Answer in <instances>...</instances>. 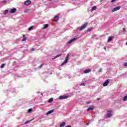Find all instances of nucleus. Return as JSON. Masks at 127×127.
<instances>
[{"label": "nucleus", "mask_w": 127, "mask_h": 127, "mask_svg": "<svg viewBox=\"0 0 127 127\" xmlns=\"http://www.w3.org/2000/svg\"><path fill=\"white\" fill-rule=\"evenodd\" d=\"M31 121H32V120H31L30 121H26L25 124H28V123H30V122H31Z\"/></svg>", "instance_id": "bb28decb"}, {"label": "nucleus", "mask_w": 127, "mask_h": 127, "mask_svg": "<svg viewBox=\"0 0 127 127\" xmlns=\"http://www.w3.org/2000/svg\"><path fill=\"white\" fill-rule=\"evenodd\" d=\"M113 38H114L113 37H109L108 40V42H111V41L113 40Z\"/></svg>", "instance_id": "ddd939ff"}, {"label": "nucleus", "mask_w": 127, "mask_h": 127, "mask_svg": "<svg viewBox=\"0 0 127 127\" xmlns=\"http://www.w3.org/2000/svg\"><path fill=\"white\" fill-rule=\"evenodd\" d=\"M66 127H71V126H67Z\"/></svg>", "instance_id": "f704fd0d"}, {"label": "nucleus", "mask_w": 127, "mask_h": 127, "mask_svg": "<svg viewBox=\"0 0 127 127\" xmlns=\"http://www.w3.org/2000/svg\"><path fill=\"white\" fill-rule=\"evenodd\" d=\"M80 86H85V83L80 84Z\"/></svg>", "instance_id": "473e14b6"}, {"label": "nucleus", "mask_w": 127, "mask_h": 127, "mask_svg": "<svg viewBox=\"0 0 127 127\" xmlns=\"http://www.w3.org/2000/svg\"><path fill=\"white\" fill-rule=\"evenodd\" d=\"M53 112H54V110H51V111H49V112H48L47 113H46V115H50V114H52V113H53Z\"/></svg>", "instance_id": "9b49d317"}, {"label": "nucleus", "mask_w": 127, "mask_h": 127, "mask_svg": "<svg viewBox=\"0 0 127 127\" xmlns=\"http://www.w3.org/2000/svg\"><path fill=\"white\" fill-rule=\"evenodd\" d=\"M23 38L22 39V41H25L27 39L26 37H25V35H23Z\"/></svg>", "instance_id": "f3484780"}, {"label": "nucleus", "mask_w": 127, "mask_h": 127, "mask_svg": "<svg viewBox=\"0 0 127 127\" xmlns=\"http://www.w3.org/2000/svg\"><path fill=\"white\" fill-rule=\"evenodd\" d=\"M91 72V69H86L84 71V74H87L88 73H90Z\"/></svg>", "instance_id": "423d86ee"}, {"label": "nucleus", "mask_w": 127, "mask_h": 127, "mask_svg": "<svg viewBox=\"0 0 127 127\" xmlns=\"http://www.w3.org/2000/svg\"><path fill=\"white\" fill-rule=\"evenodd\" d=\"M55 21L56 22L58 21V19H59V17L58 16H56L54 17Z\"/></svg>", "instance_id": "1a4fd4ad"}, {"label": "nucleus", "mask_w": 127, "mask_h": 127, "mask_svg": "<svg viewBox=\"0 0 127 127\" xmlns=\"http://www.w3.org/2000/svg\"><path fill=\"white\" fill-rule=\"evenodd\" d=\"M30 3H31V1L29 0H27L25 1L24 2V4L25 5H29V4H30Z\"/></svg>", "instance_id": "20e7f679"}, {"label": "nucleus", "mask_w": 127, "mask_h": 127, "mask_svg": "<svg viewBox=\"0 0 127 127\" xmlns=\"http://www.w3.org/2000/svg\"><path fill=\"white\" fill-rule=\"evenodd\" d=\"M94 110L93 108H89L87 110V112H89V111H93Z\"/></svg>", "instance_id": "aec40b11"}, {"label": "nucleus", "mask_w": 127, "mask_h": 127, "mask_svg": "<svg viewBox=\"0 0 127 127\" xmlns=\"http://www.w3.org/2000/svg\"><path fill=\"white\" fill-rule=\"evenodd\" d=\"M52 102H53V98H50L49 100H48V103H52Z\"/></svg>", "instance_id": "4be33fe9"}, {"label": "nucleus", "mask_w": 127, "mask_h": 127, "mask_svg": "<svg viewBox=\"0 0 127 127\" xmlns=\"http://www.w3.org/2000/svg\"><path fill=\"white\" fill-rule=\"evenodd\" d=\"M107 113H113V111L112 110L108 111Z\"/></svg>", "instance_id": "c756f323"}, {"label": "nucleus", "mask_w": 127, "mask_h": 127, "mask_svg": "<svg viewBox=\"0 0 127 127\" xmlns=\"http://www.w3.org/2000/svg\"><path fill=\"white\" fill-rule=\"evenodd\" d=\"M42 66V65H41L40 66V67H41Z\"/></svg>", "instance_id": "58836bf2"}, {"label": "nucleus", "mask_w": 127, "mask_h": 127, "mask_svg": "<svg viewBox=\"0 0 127 127\" xmlns=\"http://www.w3.org/2000/svg\"><path fill=\"white\" fill-rule=\"evenodd\" d=\"M116 0H112L111 1V2H115V1H116Z\"/></svg>", "instance_id": "7c9ffc66"}, {"label": "nucleus", "mask_w": 127, "mask_h": 127, "mask_svg": "<svg viewBox=\"0 0 127 127\" xmlns=\"http://www.w3.org/2000/svg\"><path fill=\"white\" fill-rule=\"evenodd\" d=\"M122 31H123V32H126V28H124L123 29V30H122Z\"/></svg>", "instance_id": "c85d7f7f"}, {"label": "nucleus", "mask_w": 127, "mask_h": 127, "mask_svg": "<svg viewBox=\"0 0 127 127\" xmlns=\"http://www.w3.org/2000/svg\"><path fill=\"white\" fill-rule=\"evenodd\" d=\"M108 84H109V81L108 80H106L104 83H103V86L104 87H106V86H108Z\"/></svg>", "instance_id": "6e6552de"}, {"label": "nucleus", "mask_w": 127, "mask_h": 127, "mask_svg": "<svg viewBox=\"0 0 127 127\" xmlns=\"http://www.w3.org/2000/svg\"><path fill=\"white\" fill-rule=\"evenodd\" d=\"M69 54H68L67 55V56H66V59H65V60H66V61H68V60H69Z\"/></svg>", "instance_id": "5701e85b"}, {"label": "nucleus", "mask_w": 127, "mask_h": 127, "mask_svg": "<svg viewBox=\"0 0 127 127\" xmlns=\"http://www.w3.org/2000/svg\"><path fill=\"white\" fill-rule=\"evenodd\" d=\"M8 13V10H5L4 12H3L4 14H7Z\"/></svg>", "instance_id": "b1692460"}, {"label": "nucleus", "mask_w": 127, "mask_h": 127, "mask_svg": "<svg viewBox=\"0 0 127 127\" xmlns=\"http://www.w3.org/2000/svg\"><path fill=\"white\" fill-rule=\"evenodd\" d=\"M92 29H93V27H90L88 29V31H91V30H92Z\"/></svg>", "instance_id": "a878e982"}, {"label": "nucleus", "mask_w": 127, "mask_h": 127, "mask_svg": "<svg viewBox=\"0 0 127 127\" xmlns=\"http://www.w3.org/2000/svg\"><path fill=\"white\" fill-rule=\"evenodd\" d=\"M124 65H125V66L126 67H127V63H125L124 64Z\"/></svg>", "instance_id": "2f4dec72"}, {"label": "nucleus", "mask_w": 127, "mask_h": 127, "mask_svg": "<svg viewBox=\"0 0 127 127\" xmlns=\"http://www.w3.org/2000/svg\"><path fill=\"white\" fill-rule=\"evenodd\" d=\"M50 1H51V0H49Z\"/></svg>", "instance_id": "4c0bfd02"}, {"label": "nucleus", "mask_w": 127, "mask_h": 127, "mask_svg": "<svg viewBox=\"0 0 127 127\" xmlns=\"http://www.w3.org/2000/svg\"><path fill=\"white\" fill-rule=\"evenodd\" d=\"M16 8H14L11 9V10L9 11V12L10 13H14L16 12Z\"/></svg>", "instance_id": "39448f33"}, {"label": "nucleus", "mask_w": 127, "mask_h": 127, "mask_svg": "<svg viewBox=\"0 0 127 127\" xmlns=\"http://www.w3.org/2000/svg\"><path fill=\"white\" fill-rule=\"evenodd\" d=\"M30 10V9H25V10L24 11V12L25 13H27V12H28Z\"/></svg>", "instance_id": "a211bd4d"}, {"label": "nucleus", "mask_w": 127, "mask_h": 127, "mask_svg": "<svg viewBox=\"0 0 127 127\" xmlns=\"http://www.w3.org/2000/svg\"><path fill=\"white\" fill-rule=\"evenodd\" d=\"M105 50H107V48H104Z\"/></svg>", "instance_id": "e433bc0d"}, {"label": "nucleus", "mask_w": 127, "mask_h": 127, "mask_svg": "<svg viewBox=\"0 0 127 127\" xmlns=\"http://www.w3.org/2000/svg\"><path fill=\"white\" fill-rule=\"evenodd\" d=\"M48 26H49V25H48V24H45L44 25V27L43 28V29H46V28H48Z\"/></svg>", "instance_id": "9d476101"}, {"label": "nucleus", "mask_w": 127, "mask_h": 127, "mask_svg": "<svg viewBox=\"0 0 127 127\" xmlns=\"http://www.w3.org/2000/svg\"><path fill=\"white\" fill-rule=\"evenodd\" d=\"M103 0H100V2H102V1H103Z\"/></svg>", "instance_id": "c9c22d12"}, {"label": "nucleus", "mask_w": 127, "mask_h": 127, "mask_svg": "<svg viewBox=\"0 0 127 127\" xmlns=\"http://www.w3.org/2000/svg\"><path fill=\"white\" fill-rule=\"evenodd\" d=\"M34 50H35L34 48H32L31 49V51H34Z\"/></svg>", "instance_id": "72a5a7b5"}, {"label": "nucleus", "mask_w": 127, "mask_h": 127, "mask_svg": "<svg viewBox=\"0 0 127 127\" xmlns=\"http://www.w3.org/2000/svg\"><path fill=\"white\" fill-rule=\"evenodd\" d=\"M5 66V64H2V65H1V68L2 69Z\"/></svg>", "instance_id": "393cba45"}, {"label": "nucleus", "mask_w": 127, "mask_h": 127, "mask_svg": "<svg viewBox=\"0 0 127 127\" xmlns=\"http://www.w3.org/2000/svg\"><path fill=\"white\" fill-rule=\"evenodd\" d=\"M69 98V96L67 95H63L59 97L60 100H64L65 99H68Z\"/></svg>", "instance_id": "f03ea898"}, {"label": "nucleus", "mask_w": 127, "mask_h": 127, "mask_svg": "<svg viewBox=\"0 0 127 127\" xmlns=\"http://www.w3.org/2000/svg\"><path fill=\"white\" fill-rule=\"evenodd\" d=\"M33 29V26H32L28 28V30H29V31H30L32 30Z\"/></svg>", "instance_id": "412c9836"}, {"label": "nucleus", "mask_w": 127, "mask_h": 127, "mask_svg": "<svg viewBox=\"0 0 127 127\" xmlns=\"http://www.w3.org/2000/svg\"><path fill=\"white\" fill-rule=\"evenodd\" d=\"M62 56V54H61L60 55H58L57 56H56V57H55L53 59H56V58H58V57H60V56Z\"/></svg>", "instance_id": "4468645a"}, {"label": "nucleus", "mask_w": 127, "mask_h": 127, "mask_svg": "<svg viewBox=\"0 0 127 127\" xmlns=\"http://www.w3.org/2000/svg\"><path fill=\"white\" fill-rule=\"evenodd\" d=\"M68 62V61L65 60L64 61L62 64V65H64V64H66Z\"/></svg>", "instance_id": "6ab92c4d"}, {"label": "nucleus", "mask_w": 127, "mask_h": 127, "mask_svg": "<svg viewBox=\"0 0 127 127\" xmlns=\"http://www.w3.org/2000/svg\"><path fill=\"white\" fill-rule=\"evenodd\" d=\"M66 125V123L65 122L63 123L62 124L60 125V127H65V125Z\"/></svg>", "instance_id": "2eb2a0df"}, {"label": "nucleus", "mask_w": 127, "mask_h": 127, "mask_svg": "<svg viewBox=\"0 0 127 127\" xmlns=\"http://www.w3.org/2000/svg\"><path fill=\"white\" fill-rule=\"evenodd\" d=\"M112 116V114L111 113H108L106 114V118H111V117Z\"/></svg>", "instance_id": "f8f14e48"}, {"label": "nucleus", "mask_w": 127, "mask_h": 127, "mask_svg": "<svg viewBox=\"0 0 127 127\" xmlns=\"http://www.w3.org/2000/svg\"><path fill=\"white\" fill-rule=\"evenodd\" d=\"M121 9V6H117L115 8H114L112 10V12H115V11H117V10H119V9Z\"/></svg>", "instance_id": "7ed1b4c3"}, {"label": "nucleus", "mask_w": 127, "mask_h": 127, "mask_svg": "<svg viewBox=\"0 0 127 127\" xmlns=\"http://www.w3.org/2000/svg\"><path fill=\"white\" fill-rule=\"evenodd\" d=\"M88 23H89L86 22L84 24H83L82 26H81V27L79 28V30L80 31L83 30V29H84L86 27H87V26H88Z\"/></svg>", "instance_id": "f257e3e1"}, {"label": "nucleus", "mask_w": 127, "mask_h": 127, "mask_svg": "<svg viewBox=\"0 0 127 127\" xmlns=\"http://www.w3.org/2000/svg\"><path fill=\"white\" fill-rule=\"evenodd\" d=\"M32 112V109H29L28 110V113H31Z\"/></svg>", "instance_id": "cd10ccee"}, {"label": "nucleus", "mask_w": 127, "mask_h": 127, "mask_svg": "<svg viewBox=\"0 0 127 127\" xmlns=\"http://www.w3.org/2000/svg\"><path fill=\"white\" fill-rule=\"evenodd\" d=\"M97 9L96 6H93L90 11H93V10H96Z\"/></svg>", "instance_id": "dca6fc26"}, {"label": "nucleus", "mask_w": 127, "mask_h": 127, "mask_svg": "<svg viewBox=\"0 0 127 127\" xmlns=\"http://www.w3.org/2000/svg\"><path fill=\"white\" fill-rule=\"evenodd\" d=\"M76 40H77V38H75L74 39H71L70 41H69L68 42V43L70 44L72 43V42H73V41H75Z\"/></svg>", "instance_id": "0eeeda50"}]
</instances>
